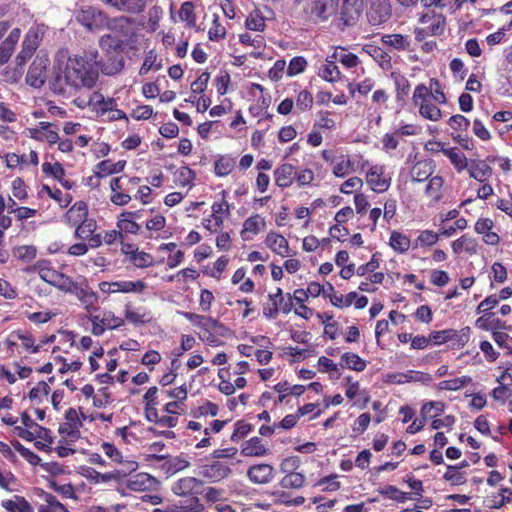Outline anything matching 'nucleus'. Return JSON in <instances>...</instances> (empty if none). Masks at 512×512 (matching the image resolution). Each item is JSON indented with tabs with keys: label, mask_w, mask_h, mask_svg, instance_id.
<instances>
[{
	"label": "nucleus",
	"mask_w": 512,
	"mask_h": 512,
	"mask_svg": "<svg viewBox=\"0 0 512 512\" xmlns=\"http://www.w3.org/2000/svg\"><path fill=\"white\" fill-rule=\"evenodd\" d=\"M99 69L98 50H83L67 58L61 73L50 81V89L57 95H65L69 89H92L99 79Z\"/></svg>",
	"instance_id": "f257e3e1"
},
{
	"label": "nucleus",
	"mask_w": 512,
	"mask_h": 512,
	"mask_svg": "<svg viewBox=\"0 0 512 512\" xmlns=\"http://www.w3.org/2000/svg\"><path fill=\"white\" fill-rule=\"evenodd\" d=\"M141 178L137 176H128L126 174L113 177L110 180L109 200L115 206H126L133 199V193L136 191Z\"/></svg>",
	"instance_id": "f03ea898"
},
{
	"label": "nucleus",
	"mask_w": 512,
	"mask_h": 512,
	"mask_svg": "<svg viewBox=\"0 0 512 512\" xmlns=\"http://www.w3.org/2000/svg\"><path fill=\"white\" fill-rule=\"evenodd\" d=\"M293 303L292 296L290 293H283L280 287H277L275 292L269 293L267 301L262 305L263 316L268 319H276L279 312L288 314L292 311Z\"/></svg>",
	"instance_id": "7ed1b4c3"
},
{
	"label": "nucleus",
	"mask_w": 512,
	"mask_h": 512,
	"mask_svg": "<svg viewBox=\"0 0 512 512\" xmlns=\"http://www.w3.org/2000/svg\"><path fill=\"white\" fill-rule=\"evenodd\" d=\"M45 34V26L43 24H37L31 26L26 32L21 50L16 55V61L22 64H26L28 60L32 58L34 53L37 51Z\"/></svg>",
	"instance_id": "20e7f679"
},
{
	"label": "nucleus",
	"mask_w": 512,
	"mask_h": 512,
	"mask_svg": "<svg viewBox=\"0 0 512 512\" xmlns=\"http://www.w3.org/2000/svg\"><path fill=\"white\" fill-rule=\"evenodd\" d=\"M200 329L202 332L199 334V338L212 347L219 346L220 338H225L231 333L227 326L211 316L205 318Z\"/></svg>",
	"instance_id": "39448f33"
},
{
	"label": "nucleus",
	"mask_w": 512,
	"mask_h": 512,
	"mask_svg": "<svg viewBox=\"0 0 512 512\" xmlns=\"http://www.w3.org/2000/svg\"><path fill=\"white\" fill-rule=\"evenodd\" d=\"M300 466V460L298 457H288L285 458L281 463V471L285 473V475L280 480V486L286 489H299L303 487L305 483V476L301 472H297L296 470Z\"/></svg>",
	"instance_id": "423d86ee"
},
{
	"label": "nucleus",
	"mask_w": 512,
	"mask_h": 512,
	"mask_svg": "<svg viewBox=\"0 0 512 512\" xmlns=\"http://www.w3.org/2000/svg\"><path fill=\"white\" fill-rule=\"evenodd\" d=\"M49 66L48 55L42 52L37 54L28 68L26 83L33 88H41L46 82Z\"/></svg>",
	"instance_id": "0eeeda50"
},
{
	"label": "nucleus",
	"mask_w": 512,
	"mask_h": 512,
	"mask_svg": "<svg viewBox=\"0 0 512 512\" xmlns=\"http://www.w3.org/2000/svg\"><path fill=\"white\" fill-rule=\"evenodd\" d=\"M232 473L231 467L227 462L214 460L198 466V476L209 483H217L229 477Z\"/></svg>",
	"instance_id": "6e6552de"
},
{
	"label": "nucleus",
	"mask_w": 512,
	"mask_h": 512,
	"mask_svg": "<svg viewBox=\"0 0 512 512\" xmlns=\"http://www.w3.org/2000/svg\"><path fill=\"white\" fill-rule=\"evenodd\" d=\"M322 159L332 168V173L337 178H344L355 171L354 162L346 154L336 155L332 150H323Z\"/></svg>",
	"instance_id": "1a4fd4ad"
},
{
	"label": "nucleus",
	"mask_w": 512,
	"mask_h": 512,
	"mask_svg": "<svg viewBox=\"0 0 512 512\" xmlns=\"http://www.w3.org/2000/svg\"><path fill=\"white\" fill-rule=\"evenodd\" d=\"M365 181L373 192L384 193L391 186L392 179L386 174L384 165L375 164L369 166L365 175Z\"/></svg>",
	"instance_id": "9d476101"
},
{
	"label": "nucleus",
	"mask_w": 512,
	"mask_h": 512,
	"mask_svg": "<svg viewBox=\"0 0 512 512\" xmlns=\"http://www.w3.org/2000/svg\"><path fill=\"white\" fill-rule=\"evenodd\" d=\"M367 11V19L373 26L386 23L392 16L390 0H370Z\"/></svg>",
	"instance_id": "9b49d317"
},
{
	"label": "nucleus",
	"mask_w": 512,
	"mask_h": 512,
	"mask_svg": "<svg viewBox=\"0 0 512 512\" xmlns=\"http://www.w3.org/2000/svg\"><path fill=\"white\" fill-rule=\"evenodd\" d=\"M88 319L92 323L91 332L95 336H101L106 329H117L124 324V319L111 311L104 312L102 317L90 315Z\"/></svg>",
	"instance_id": "f8f14e48"
},
{
	"label": "nucleus",
	"mask_w": 512,
	"mask_h": 512,
	"mask_svg": "<svg viewBox=\"0 0 512 512\" xmlns=\"http://www.w3.org/2000/svg\"><path fill=\"white\" fill-rule=\"evenodd\" d=\"M156 460L162 462L160 469L167 477L175 475L176 473L189 467V461L182 455L179 456H165L148 454L147 460Z\"/></svg>",
	"instance_id": "ddd939ff"
},
{
	"label": "nucleus",
	"mask_w": 512,
	"mask_h": 512,
	"mask_svg": "<svg viewBox=\"0 0 512 512\" xmlns=\"http://www.w3.org/2000/svg\"><path fill=\"white\" fill-rule=\"evenodd\" d=\"M419 24H428L427 28L430 31V36H442L445 33L447 18L442 13H437L435 10L428 9L427 11L418 14Z\"/></svg>",
	"instance_id": "4468645a"
},
{
	"label": "nucleus",
	"mask_w": 512,
	"mask_h": 512,
	"mask_svg": "<svg viewBox=\"0 0 512 512\" xmlns=\"http://www.w3.org/2000/svg\"><path fill=\"white\" fill-rule=\"evenodd\" d=\"M88 311H96L98 309L99 296L89 286L86 279L77 282L71 292Z\"/></svg>",
	"instance_id": "2eb2a0df"
},
{
	"label": "nucleus",
	"mask_w": 512,
	"mask_h": 512,
	"mask_svg": "<svg viewBox=\"0 0 512 512\" xmlns=\"http://www.w3.org/2000/svg\"><path fill=\"white\" fill-rule=\"evenodd\" d=\"M138 468L137 462H126L125 468L115 469L110 472L100 473L94 469L91 470L90 478L94 479L97 483H108L114 481L116 483L122 482L132 472Z\"/></svg>",
	"instance_id": "dca6fc26"
},
{
	"label": "nucleus",
	"mask_w": 512,
	"mask_h": 512,
	"mask_svg": "<svg viewBox=\"0 0 512 512\" xmlns=\"http://www.w3.org/2000/svg\"><path fill=\"white\" fill-rule=\"evenodd\" d=\"M146 288V284L142 280L137 281H115L108 282L103 281L99 283V289L103 293L111 294V293H129L136 292L142 293Z\"/></svg>",
	"instance_id": "f3484780"
},
{
	"label": "nucleus",
	"mask_w": 512,
	"mask_h": 512,
	"mask_svg": "<svg viewBox=\"0 0 512 512\" xmlns=\"http://www.w3.org/2000/svg\"><path fill=\"white\" fill-rule=\"evenodd\" d=\"M363 0H342L339 19L345 26H353L359 20L363 10Z\"/></svg>",
	"instance_id": "a211bd4d"
},
{
	"label": "nucleus",
	"mask_w": 512,
	"mask_h": 512,
	"mask_svg": "<svg viewBox=\"0 0 512 512\" xmlns=\"http://www.w3.org/2000/svg\"><path fill=\"white\" fill-rule=\"evenodd\" d=\"M159 485L160 482L155 477L144 472L131 475L126 483V487L134 492L154 491Z\"/></svg>",
	"instance_id": "6ab92c4d"
},
{
	"label": "nucleus",
	"mask_w": 512,
	"mask_h": 512,
	"mask_svg": "<svg viewBox=\"0 0 512 512\" xmlns=\"http://www.w3.org/2000/svg\"><path fill=\"white\" fill-rule=\"evenodd\" d=\"M203 482L195 477H183L172 486V491L178 496H194L202 494Z\"/></svg>",
	"instance_id": "aec40b11"
},
{
	"label": "nucleus",
	"mask_w": 512,
	"mask_h": 512,
	"mask_svg": "<svg viewBox=\"0 0 512 512\" xmlns=\"http://www.w3.org/2000/svg\"><path fill=\"white\" fill-rule=\"evenodd\" d=\"M125 65V59L120 51H109L105 60L100 59L99 73L112 76L120 73Z\"/></svg>",
	"instance_id": "412c9836"
},
{
	"label": "nucleus",
	"mask_w": 512,
	"mask_h": 512,
	"mask_svg": "<svg viewBox=\"0 0 512 512\" xmlns=\"http://www.w3.org/2000/svg\"><path fill=\"white\" fill-rule=\"evenodd\" d=\"M340 0H313L311 13L320 21H326L330 17L339 14Z\"/></svg>",
	"instance_id": "4be33fe9"
},
{
	"label": "nucleus",
	"mask_w": 512,
	"mask_h": 512,
	"mask_svg": "<svg viewBox=\"0 0 512 512\" xmlns=\"http://www.w3.org/2000/svg\"><path fill=\"white\" fill-rule=\"evenodd\" d=\"M274 472V467L270 464H255L248 468L247 477L254 484H267L274 478Z\"/></svg>",
	"instance_id": "5701e85b"
},
{
	"label": "nucleus",
	"mask_w": 512,
	"mask_h": 512,
	"mask_svg": "<svg viewBox=\"0 0 512 512\" xmlns=\"http://www.w3.org/2000/svg\"><path fill=\"white\" fill-rule=\"evenodd\" d=\"M296 167L291 163H282L273 171L275 185L281 189L292 186L295 181Z\"/></svg>",
	"instance_id": "b1692460"
},
{
	"label": "nucleus",
	"mask_w": 512,
	"mask_h": 512,
	"mask_svg": "<svg viewBox=\"0 0 512 512\" xmlns=\"http://www.w3.org/2000/svg\"><path fill=\"white\" fill-rule=\"evenodd\" d=\"M493 227L494 222L492 219L479 218L474 225V231L483 236L482 240L485 244L496 246L500 242V236L492 231Z\"/></svg>",
	"instance_id": "393cba45"
},
{
	"label": "nucleus",
	"mask_w": 512,
	"mask_h": 512,
	"mask_svg": "<svg viewBox=\"0 0 512 512\" xmlns=\"http://www.w3.org/2000/svg\"><path fill=\"white\" fill-rule=\"evenodd\" d=\"M392 383L404 384L409 382H421L429 385L433 381L431 374L422 371L409 370L405 373H395L389 376Z\"/></svg>",
	"instance_id": "a878e982"
},
{
	"label": "nucleus",
	"mask_w": 512,
	"mask_h": 512,
	"mask_svg": "<svg viewBox=\"0 0 512 512\" xmlns=\"http://www.w3.org/2000/svg\"><path fill=\"white\" fill-rule=\"evenodd\" d=\"M25 271L28 273H38L39 277L50 285L59 273L52 266V262L46 259L38 260L32 266L26 268Z\"/></svg>",
	"instance_id": "bb28decb"
},
{
	"label": "nucleus",
	"mask_w": 512,
	"mask_h": 512,
	"mask_svg": "<svg viewBox=\"0 0 512 512\" xmlns=\"http://www.w3.org/2000/svg\"><path fill=\"white\" fill-rule=\"evenodd\" d=\"M221 198L219 200H215L211 206V218L215 220L216 226H223L224 221L231 214L230 204L227 201V192L225 190L220 193Z\"/></svg>",
	"instance_id": "cd10ccee"
},
{
	"label": "nucleus",
	"mask_w": 512,
	"mask_h": 512,
	"mask_svg": "<svg viewBox=\"0 0 512 512\" xmlns=\"http://www.w3.org/2000/svg\"><path fill=\"white\" fill-rule=\"evenodd\" d=\"M37 495L43 501L38 505V512H70L53 494L37 489Z\"/></svg>",
	"instance_id": "c85d7f7f"
},
{
	"label": "nucleus",
	"mask_w": 512,
	"mask_h": 512,
	"mask_svg": "<svg viewBox=\"0 0 512 512\" xmlns=\"http://www.w3.org/2000/svg\"><path fill=\"white\" fill-rule=\"evenodd\" d=\"M21 36V30L14 28L10 31L8 36L0 44V65L6 64L11 58L16 44Z\"/></svg>",
	"instance_id": "c756f323"
},
{
	"label": "nucleus",
	"mask_w": 512,
	"mask_h": 512,
	"mask_svg": "<svg viewBox=\"0 0 512 512\" xmlns=\"http://www.w3.org/2000/svg\"><path fill=\"white\" fill-rule=\"evenodd\" d=\"M88 218V205L85 201L75 202L64 215V222L75 226Z\"/></svg>",
	"instance_id": "7c9ffc66"
},
{
	"label": "nucleus",
	"mask_w": 512,
	"mask_h": 512,
	"mask_svg": "<svg viewBox=\"0 0 512 512\" xmlns=\"http://www.w3.org/2000/svg\"><path fill=\"white\" fill-rule=\"evenodd\" d=\"M89 106L93 111L96 112L97 115L103 116L109 110L117 107V102L114 98L108 97L105 98L100 92H93V94L89 98L88 102Z\"/></svg>",
	"instance_id": "2f4dec72"
},
{
	"label": "nucleus",
	"mask_w": 512,
	"mask_h": 512,
	"mask_svg": "<svg viewBox=\"0 0 512 512\" xmlns=\"http://www.w3.org/2000/svg\"><path fill=\"white\" fill-rule=\"evenodd\" d=\"M451 248L454 254L465 252L468 255H475L479 250V243L470 234H463L451 243Z\"/></svg>",
	"instance_id": "473e14b6"
},
{
	"label": "nucleus",
	"mask_w": 512,
	"mask_h": 512,
	"mask_svg": "<svg viewBox=\"0 0 512 512\" xmlns=\"http://www.w3.org/2000/svg\"><path fill=\"white\" fill-rule=\"evenodd\" d=\"M266 246L275 254L282 257L289 255V243L287 239L276 232H269L265 239Z\"/></svg>",
	"instance_id": "72a5a7b5"
},
{
	"label": "nucleus",
	"mask_w": 512,
	"mask_h": 512,
	"mask_svg": "<svg viewBox=\"0 0 512 512\" xmlns=\"http://www.w3.org/2000/svg\"><path fill=\"white\" fill-rule=\"evenodd\" d=\"M434 164L432 160L417 161L410 170V176L414 182H423L430 178L434 172Z\"/></svg>",
	"instance_id": "f704fd0d"
},
{
	"label": "nucleus",
	"mask_w": 512,
	"mask_h": 512,
	"mask_svg": "<svg viewBox=\"0 0 512 512\" xmlns=\"http://www.w3.org/2000/svg\"><path fill=\"white\" fill-rule=\"evenodd\" d=\"M103 2L119 11L139 14L144 11L147 0H103Z\"/></svg>",
	"instance_id": "c9c22d12"
},
{
	"label": "nucleus",
	"mask_w": 512,
	"mask_h": 512,
	"mask_svg": "<svg viewBox=\"0 0 512 512\" xmlns=\"http://www.w3.org/2000/svg\"><path fill=\"white\" fill-rule=\"evenodd\" d=\"M383 45L391 47L397 51H409L411 39L408 35L393 33L385 34L381 37Z\"/></svg>",
	"instance_id": "e433bc0d"
},
{
	"label": "nucleus",
	"mask_w": 512,
	"mask_h": 512,
	"mask_svg": "<svg viewBox=\"0 0 512 512\" xmlns=\"http://www.w3.org/2000/svg\"><path fill=\"white\" fill-rule=\"evenodd\" d=\"M339 366L356 372H363L367 367V361L354 352H345L341 355Z\"/></svg>",
	"instance_id": "4c0bfd02"
},
{
	"label": "nucleus",
	"mask_w": 512,
	"mask_h": 512,
	"mask_svg": "<svg viewBox=\"0 0 512 512\" xmlns=\"http://www.w3.org/2000/svg\"><path fill=\"white\" fill-rule=\"evenodd\" d=\"M363 51L371 56L383 70H389L392 67L391 56L383 48L366 44Z\"/></svg>",
	"instance_id": "58836bf2"
},
{
	"label": "nucleus",
	"mask_w": 512,
	"mask_h": 512,
	"mask_svg": "<svg viewBox=\"0 0 512 512\" xmlns=\"http://www.w3.org/2000/svg\"><path fill=\"white\" fill-rule=\"evenodd\" d=\"M265 226V219L259 214H254L244 221L241 235L244 239H249L251 236L257 235Z\"/></svg>",
	"instance_id": "ea45409f"
},
{
	"label": "nucleus",
	"mask_w": 512,
	"mask_h": 512,
	"mask_svg": "<svg viewBox=\"0 0 512 512\" xmlns=\"http://www.w3.org/2000/svg\"><path fill=\"white\" fill-rule=\"evenodd\" d=\"M126 166L125 160L112 162L110 159L102 160L95 165L96 174L98 177L104 178L113 174L121 173Z\"/></svg>",
	"instance_id": "a19ab883"
},
{
	"label": "nucleus",
	"mask_w": 512,
	"mask_h": 512,
	"mask_svg": "<svg viewBox=\"0 0 512 512\" xmlns=\"http://www.w3.org/2000/svg\"><path fill=\"white\" fill-rule=\"evenodd\" d=\"M159 394H161V390L157 386L148 388L144 394L143 403L145 418H152L154 417L153 415H156L157 405L159 404Z\"/></svg>",
	"instance_id": "79ce46f5"
},
{
	"label": "nucleus",
	"mask_w": 512,
	"mask_h": 512,
	"mask_svg": "<svg viewBox=\"0 0 512 512\" xmlns=\"http://www.w3.org/2000/svg\"><path fill=\"white\" fill-rule=\"evenodd\" d=\"M467 169L469 176L481 183L485 182L492 175V168L482 160L471 162Z\"/></svg>",
	"instance_id": "37998d69"
},
{
	"label": "nucleus",
	"mask_w": 512,
	"mask_h": 512,
	"mask_svg": "<svg viewBox=\"0 0 512 512\" xmlns=\"http://www.w3.org/2000/svg\"><path fill=\"white\" fill-rule=\"evenodd\" d=\"M12 337L20 341L21 347L29 354L38 353V346L33 335L24 330H15L12 332Z\"/></svg>",
	"instance_id": "c03bdc74"
},
{
	"label": "nucleus",
	"mask_w": 512,
	"mask_h": 512,
	"mask_svg": "<svg viewBox=\"0 0 512 512\" xmlns=\"http://www.w3.org/2000/svg\"><path fill=\"white\" fill-rule=\"evenodd\" d=\"M444 155L450 160L457 172H462L468 168V160L465 154L457 147L448 148Z\"/></svg>",
	"instance_id": "a18cd8bd"
},
{
	"label": "nucleus",
	"mask_w": 512,
	"mask_h": 512,
	"mask_svg": "<svg viewBox=\"0 0 512 512\" xmlns=\"http://www.w3.org/2000/svg\"><path fill=\"white\" fill-rule=\"evenodd\" d=\"M389 245L397 253L404 254L409 250L411 241L407 235L394 230L390 234Z\"/></svg>",
	"instance_id": "49530a36"
},
{
	"label": "nucleus",
	"mask_w": 512,
	"mask_h": 512,
	"mask_svg": "<svg viewBox=\"0 0 512 512\" xmlns=\"http://www.w3.org/2000/svg\"><path fill=\"white\" fill-rule=\"evenodd\" d=\"M268 449L262 443V440L259 437H252L247 440L241 450V453L244 456H264L267 454Z\"/></svg>",
	"instance_id": "de8ad7c7"
},
{
	"label": "nucleus",
	"mask_w": 512,
	"mask_h": 512,
	"mask_svg": "<svg viewBox=\"0 0 512 512\" xmlns=\"http://www.w3.org/2000/svg\"><path fill=\"white\" fill-rule=\"evenodd\" d=\"M2 507L9 512H33L31 504L23 497L16 495L14 499L2 501Z\"/></svg>",
	"instance_id": "09e8293b"
},
{
	"label": "nucleus",
	"mask_w": 512,
	"mask_h": 512,
	"mask_svg": "<svg viewBox=\"0 0 512 512\" xmlns=\"http://www.w3.org/2000/svg\"><path fill=\"white\" fill-rule=\"evenodd\" d=\"M239 41L243 45L252 46L258 50L256 52H251L250 56L259 58L262 55V49L265 47V39L263 36L256 35L255 37H252L249 33H243L239 35Z\"/></svg>",
	"instance_id": "8fccbe9b"
},
{
	"label": "nucleus",
	"mask_w": 512,
	"mask_h": 512,
	"mask_svg": "<svg viewBox=\"0 0 512 512\" xmlns=\"http://www.w3.org/2000/svg\"><path fill=\"white\" fill-rule=\"evenodd\" d=\"M235 164V159L232 156L221 155L214 163V172L219 177H225L233 171Z\"/></svg>",
	"instance_id": "3c124183"
},
{
	"label": "nucleus",
	"mask_w": 512,
	"mask_h": 512,
	"mask_svg": "<svg viewBox=\"0 0 512 512\" xmlns=\"http://www.w3.org/2000/svg\"><path fill=\"white\" fill-rule=\"evenodd\" d=\"M444 185L443 177L436 175L429 179L426 186V195L434 202H439L442 199V188Z\"/></svg>",
	"instance_id": "603ef678"
},
{
	"label": "nucleus",
	"mask_w": 512,
	"mask_h": 512,
	"mask_svg": "<svg viewBox=\"0 0 512 512\" xmlns=\"http://www.w3.org/2000/svg\"><path fill=\"white\" fill-rule=\"evenodd\" d=\"M101 449L103 453L111 459V461L120 464L121 468H125L126 462H135L134 460L125 459L121 451L110 442H102Z\"/></svg>",
	"instance_id": "864d4df0"
},
{
	"label": "nucleus",
	"mask_w": 512,
	"mask_h": 512,
	"mask_svg": "<svg viewBox=\"0 0 512 512\" xmlns=\"http://www.w3.org/2000/svg\"><path fill=\"white\" fill-rule=\"evenodd\" d=\"M472 382L470 376H461L454 379L443 380L437 384L438 390L457 391Z\"/></svg>",
	"instance_id": "5fc2aeb1"
},
{
	"label": "nucleus",
	"mask_w": 512,
	"mask_h": 512,
	"mask_svg": "<svg viewBox=\"0 0 512 512\" xmlns=\"http://www.w3.org/2000/svg\"><path fill=\"white\" fill-rule=\"evenodd\" d=\"M445 407L442 401H429L422 405L420 414L424 418H435L444 413Z\"/></svg>",
	"instance_id": "6e6d98bb"
},
{
	"label": "nucleus",
	"mask_w": 512,
	"mask_h": 512,
	"mask_svg": "<svg viewBox=\"0 0 512 512\" xmlns=\"http://www.w3.org/2000/svg\"><path fill=\"white\" fill-rule=\"evenodd\" d=\"M96 227V221L87 218L75 225L74 237L76 239L86 240L95 232Z\"/></svg>",
	"instance_id": "4d7b16f0"
},
{
	"label": "nucleus",
	"mask_w": 512,
	"mask_h": 512,
	"mask_svg": "<svg viewBox=\"0 0 512 512\" xmlns=\"http://www.w3.org/2000/svg\"><path fill=\"white\" fill-rule=\"evenodd\" d=\"M378 493L384 496L385 498L394 500L399 503H404L405 501L410 499L409 493L403 492L393 485H386L382 488H379Z\"/></svg>",
	"instance_id": "13d9d810"
},
{
	"label": "nucleus",
	"mask_w": 512,
	"mask_h": 512,
	"mask_svg": "<svg viewBox=\"0 0 512 512\" xmlns=\"http://www.w3.org/2000/svg\"><path fill=\"white\" fill-rule=\"evenodd\" d=\"M186 499L179 501L178 509L180 512H203L204 504L201 503L198 495L185 496Z\"/></svg>",
	"instance_id": "bf43d9fd"
},
{
	"label": "nucleus",
	"mask_w": 512,
	"mask_h": 512,
	"mask_svg": "<svg viewBox=\"0 0 512 512\" xmlns=\"http://www.w3.org/2000/svg\"><path fill=\"white\" fill-rule=\"evenodd\" d=\"M116 226L122 232V235L125 237V234H133L137 235L141 232V225L138 224L135 220L130 218L121 217V213L118 216Z\"/></svg>",
	"instance_id": "052dcab7"
},
{
	"label": "nucleus",
	"mask_w": 512,
	"mask_h": 512,
	"mask_svg": "<svg viewBox=\"0 0 512 512\" xmlns=\"http://www.w3.org/2000/svg\"><path fill=\"white\" fill-rule=\"evenodd\" d=\"M179 18L186 22V25L189 28H194L196 26L197 17L194 12V5L190 1L184 2L179 9Z\"/></svg>",
	"instance_id": "680f3d73"
},
{
	"label": "nucleus",
	"mask_w": 512,
	"mask_h": 512,
	"mask_svg": "<svg viewBox=\"0 0 512 512\" xmlns=\"http://www.w3.org/2000/svg\"><path fill=\"white\" fill-rule=\"evenodd\" d=\"M195 177V172L188 166H182L175 172V181L180 187L191 186Z\"/></svg>",
	"instance_id": "e2e57ef3"
},
{
	"label": "nucleus",
	"mask_w": 512,
	"mask_h": 512,
	"mask_svg": "<svg viewBox=\"0 0 512 512\" xmlns=\"http://www.w3.org/2000/svg\"><path fill=\"white\" fill-rule=\"evenodd\" d=\"M418 108L420 116L425 119L436 122L442 118V111L440 108L432 104L430 101L421 104Z\"/></svg>",
	"instance_id": "0e129e2a"
},
{
	"label": "nucleus",
	"mask_w": 512,
	"mask_h": 512,
	"mask_svg": "<svg viewBox=\"0 0 512 512\" xmlns=\"http://www.w3.org/2000/svg\"><path fill=\"white\" fill-rule=\"evenodd\" d=\"M332 112L328 110H321L317 113V120L314 123V128L334 130L336 128V121L332 117Z\"/></svg>",
	"instance_id": "69168bd1"
},
{
	"label": "nucleus",
	"mask_w": 512,
	"mask_h": 512,
	"mask_svg": "<svg viewBox=\"0 0 512 512\" xmlns=\"http://www.w3.org/2000/svg\"><path fill=\"white\" fill-rule=\"evenodd\" d=\"M491 508L500 509L508 503L512 502V489L502 487L499 492L491 498Z\"/></svg>",
	"instance_id": "338daca9"
},
{
	"label": "nucleus",
	"mask_w": 512,
	"mask_h": 512,
	"mask_svg": "<svg viewBox=\"0 0 512 512\" xmlns=\"http://www.w3.org/2000/svg\"><path fill=\"white\" fill-rule=\"evenodd\" d=\"M319 76L328 82H335L340 79V71L333 61H328L319 70Z\"/></svg>",
	"instance_id": "774afa93"
}]
</instances>
